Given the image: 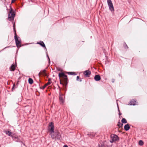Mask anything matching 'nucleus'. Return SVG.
I'll return each mask as SVG.
<instances>
[{
    "label": "nucleus",
    "mask_w": 147,
    "mask_h": 147,
    "mask_svg": "<svg viewBox=\"0 0 147 147\" xmlns=\"http://www.w3.org/2000/svg\"><path fill=\"white\" fill-rule=\"evenodd\" d=\"M54 125L53 122L49 123L48 126V131L50 132V135L53 139L56 140H60L61 139V136L60 133L57 131H54Z\"/></svg>",
    "instance_id": "obj_1"
},
{
    "label": "nucleus",
    "mask_w": 147,
    "mask_h": 147,
    "mask_svg": "<svg viewBox=\"0 0 147 147\" xmlns=\"http://www.w3.org/2000/svg\"><path fill=\"white\" fill-rule=\"evenodd\" d=\"M59 79L60 81V83L61 84L62 83L61 82V78L63 82L64 83L66 84L67 85L68 82V80L67 77V76L65 75L63 72H60L59 74Z\"/></svg>",
    "instance_id": "obj_2"
},
{
    "label": "nucleus",
    "mask_w": 147,
    "mask_h": 147,
    "mask_svg": "<svg viewBox=\"0 0 147 147\" xmlns=\"http://www.w3.org/2000/svg\"><path fill=\"white\" fill-rule=\"evenodd\" d=\"M13 27L15 35L14 39L15 40L16 45L17 47L18 48H19L21 47V40L19 37L17 36L16 34V30H15V28L14 27V25L13 26Z\"/></svg>",
    "instance_id": "obj_3"
},
{
    "label": "nucleus",
    "mask_w": 147,
    "mask_h": 147,
    "mask_svg": "<svg viewBox=\"0 0 147 147\" xmlns=\"http://www.w3.org/2000/svg\"><path fill=\"white\" fill-rule=\"evenodd\" d=\"M15 15V14L14 10L12 8H11L9 13L8 14V18L9 20L10 21L13 20Z\"/></svg>",
    "instance_id": "obj_4"
},
{
    "label": "nucleus",
    "mask_w": 147,
    "mask_h": 147,
    "mask_svg": "<svg viewBox=\"0 0 147 147\" xmlns=\"http://www.w3.org/2000/svg\"><path fill=\"white\" fill-rule=\"evenodd\" d=\"M119 139V138L117 135L112 134L111 135V139L110 140V142L111 143H113L118 141Z\"/></svg>",
    "instance_id": "obj_5"
},
{
    "label": "nucleus",
    "mask_w": 147,
    "mask_h": 147,
    "mask_svg": "<svg viewBox=\"0 0 147 147\" xmlns=\"http://www.w3.org/2000/svg\"><path fill=\"white\" fill-rule=\"evenodd\" d=\"M107 2L109 10L111 12L114 11V8L111 0H107Z\"/></svg>",
    "instance_id": "obj_6"
},
{
    "label": "nucleus",
    "mask_w": 147,
    "mask_h": 147,
    "mask_svg": "<svg viewBox=\"0 0 147 147\" xmlns=\"http://www.w3.org/2000/svg\"><path fill=\"white\" fill-rule=\"evenodd\" d=\"M65 97L63 94L59 93V99L61 103L62 104L64 102Z\"/></svg>",
    "instance_id": "obj_7"
},
{
    "label": "nucleus",
    "mask_w": 147,
    "mask_h": 147,
    "mask_svg": "<svg viewBox=\"0 0 147 147\" xmlns=\"http://www.w3.org/2000/svg\"><path fill=\"white\" fill-rule=\"evenodd\" d=\"M12 138L13 140L16 142H20V139L18 136H13Z\"/></svg>",
    "instance_id": "obj_8"
},
{
    "label": "nucleus",
    "mask_w": 147,
    "mask_h": 147,
    "mask_svg": "<svg viewBox=\"0 0 147 147\" xmlns=\"http://www.w3.org/2000/svg\"><path fill=\"white\" fill-rule=\"evenodd\" d=\"M37 43L40 45L42 47H45V49L46 50V51H47L46 48L45 47V45L43 41H40L39 42H38Z\"/></svg>",
    "instance_id": "obj_9"
},
{
    "label": "nucleus",
    "mask_w": 147,
    "mask_h": 147,
    "mask_svg": "<svg viewBox=\"0 0 147 147\" xmlns=\"http://www.w3.org/2000/svg\"><path fill=\"white\" fill-rule=\"evenodd\" d=\"M91 73V72L90 71L88 70L85 71L84 73V74L85 76L87 77H89Z\"/></svg>",
    "instance_id": "obj_10"
},
{
    "label": "nucleus",
    "mask_w": 147,
    "mask_h": 147,
    "mask_svg": "<svg viewBox=\"0 0 147 147\" xmlns=\"http://www.w3.org/2000/svg\"><path fill=\"white\" fill-rule=\"evenodd\" d=\"M137 102H136V101L134 99H132L130 101L129 103L130 105H137Z\"/></svg>",
    "instance_id": "obj_11"
},
{
    "label": "nucleus",
    "mask_w": 147,
    "mask_h": 147,
    "mask_svg": "<svg viewBox=\"0 0 147 147\" xmlns=\"http://www.w3.org/2000/svg\"><path fill=\"white\" fill-rule=\"evenodd\" d=\"M94 79L96 81H99L101 79V77L99 75H95L94 77Z\"/></svg>",
    "instance_id": "obj_12"
},
{
    "label": "nucleus",
    "mask_w": 147,
    "mask_h": 147,
    "mask_svg": "<svg viewBox=\"0 0 147 147\" xmlns=\"http://www.w3.org/2000/svg\"><path fill=\"white\" fill-rule=\"evenodd\" d=\"M130 128V127L129 126V125L128 124H127L125 125L124 127V129L126 131H128Z\"/></svg>",
    "instance_id": "obj_13"
},
{
    "label": "nucleus",
    "mask_w": 147,
    "mask_h": 147,
    "mask_svg": "<svg viewBox=\"0 0 147 147\" xmlns=\"http://www.w3.org/2000/svg\"><path fill=\"white\" fill-rule=\"evenodd\" d=\"M5 132L7 135L11 137L13 136V135H12V132L9 131H5Z\"/></svg>",
    "instance_id": "obj_14"
},
{
    "label": "nucleus",
    "mask_w": 147,
    "mask_h": 147,
    "mask_svg": "<svg viewBox=\"0 0 147 147\" xmlns=\"http://www.w3.org/2000/svg\"><path fill=\"white\" fill-rule=\"evenodd\" d=\"M15 66L13 65V64H12L10 67V69L11 71H14L15 70Z\"/></svg>",
    "instance_id": "obj_15"
},
{
    "label": "nucleus",
    "mask_w": 147,
    "mask_h": 147,
    "mask_svg": "<svg viewBox=\"0 0 147 147\" xmlns=\"http://www.w3.org/2000/svg\"><path fill=\"white\" fill-rule=\"evenodd\" d=\"M33 82V81L31 78H29L28 79V83L30 84H32Z\"/></svg>",
    "instance_id": "obj_16"
},
{
    "label": "nucleus",
    "mask_w": 147,
    "mask_h": 147,
    "mask_svg": "<svg viewBox=\"0 0 147 147\" xmlns=\"http://www.w3.org/2000/svg\"><path fill=\"white\" fill-rule=\"evenodd\" d=\"M67 74L69 75H76L77 74L74 72H67Z\"/></svg>",
    "instance_id": "obj_17"
},
{
    "label": "nucleus",
    "mask_w": 147,
    "mask_h": 147,
    "mask_svg": "<svg viewBox=\"0 0 147 147\" xmlns=\"http://www.w3.org/2000/svg\"><path fill=\"white\" fill-rule=\"evenodd\" d=\"M121 122L123 123H127V121L125 119L123 118L121 120Z\"/></svg>",
    "instance_id": "obj_18"
},
{
    "label": "nucleus",
    "mask_w": 147,
    "mask_h": 147,
    "mask_svg": "<svg viewBox=\"0 0 147 147\" xmlns=\"http://www.w3.org/2000/svg\"><path fill=\"white\" fill-rule=\"evenodd\" d=\"M123 125V124L122 123H121L119 122H118V124L117 125L119 127H122Z\"/></svg>",
    "instance_id": "obj_19"
},
{
    "label": "nucleus",
    "mask_w": 147,
    "mask_h": 147,
    "mask_svg": "<svg viewBox=\"0 0 147 147\" xmlns=\"http://www.w3.org/2000/svg\"><path fill=\"white\" fill-rule=\"evenodd\" d=\"M139 144L140 146H142L144 144V142L142 140H140L139 142Z\"/></svg>",
    "instance_id": "obj_20"
},
{
    "label": "nucleus",
    "mask_w": 147,
    "mask_h": 147,
    "mask_svg": "<svg viewBox=\"0 0 147 147\" xmlns=\"http://www.w3.org/2000/svg\"><path fill=\"white\" fill-rule=\"evenodd\" d=\"M79 76H78L76 78V80L78 81H79L81 82L82 81V79L81 78H80Z\"/></svg>",
    "instance_id": "obj_21"
},
{
    "label": "nucleus",
    "mask_w": 147,
    "mask_h": 147,
    "mask_svg": "<svg viewBox=\"0 0 147 147\" xmlns=\"http://www.w3.org/2000/svg\"><path fill=\"white\" fill-rule=\"evenodd\" d=\"M47 86H48V84L46 83L45 85L43 86L42 87H40L41 89H45Z\"/></svg>",
    "instance_id": "obj_22"
},
{
    "label": "nucleus",
    "mask_w": 147,
    "mask_h": 147,
    "mask_svg": "<svg viewBox=\"0 0 147 147\" xmlns=\"http://www.w3.org/2000/svg\"><path fill=\"white\" fill-rule=\"evenodd\" d=\"M46 55H47V58L48 60L49 63H50V60L49 57L47 52L46 53Z\"/></svg>",
    "instance_id": "obj_23"
},
{
    "label": "nucleus",
    "mask_w": 147,
    "mask_h": 147,
    "mask_svg": "<svg viewBox=\"0 0 147 147\" xmlns=\"http://www.w3.org/2000/svg\"><path fill=\"white\" fill-rule=\"evenodd\" d=\"M124 47V48L125 49H127L128 48V47L127 45L126 44V43L125 42H124V44L123 45Z\"/></svg>",
    "instance_id": "obj_24"
},
{
    "label": "nucleus",
    "mask_w": 147,
    "mask_h": 147,
    "mask_svg": "<svg viewBox=\"0 0 147 147\" xmlns=\"http://www.w3.org/2000/svg\"><path fill=\"white\" fill-rule=\"evenodd\" d=\"M98 147H104L105 146L102 143H100L98 144Z\"/></svg>",
    "instance_id": "obj_25"
},
{
    "label": "nucleus",
    "mask_w": 147,
    "mask_h": 147,
    "mask_svg": "<svg viewBox=\"0 0 147 147\" xmlns=\"http://www.w3.org/2000/svg\"><path fill=\"white\" fill-rule=\"evenodd\" d=\"M51 81L50 79H49L48 80V82L47 83L48 85L50 84L51 83Z\"/></svg>",
    "instance_id": "obj_26"
},
{
    "label": "nucleus",
    "mask_w": 147,
    "mask_h": 147,
    "mask_svg": "<svg viewBox=\"0 0 147 147\" xmlns=\"http://www.w3.org/2000/svg\"><path fill=\"white\" fill-rule=\"evenodd\" d=\"M15 84H13V86L12 88V91H13V90H14V87H15Z\"/></svg>",
    "instance_id": "obj_27"
},
{
    "label": "nucleus",
    "mask_w": 147,
    "mask_h": 147,
    "mask_svg": "<svg viewBox=\"0 0 147 147\" xmlns=\"http://www.w3.org/2000/svg\"><path fill=\"white\" fill-rule=\"evenodd\" d=\"M16 0H12L11 1V3H14Z\"/></svg>",
    "instance_id": "obj_28"
},
{
    "label": "nucleus",
    "mask_w": 147,
    "mask_h": 147,
    "mask_svg": "<svg viewBox=\"0 0 147 147\" xmlns=\"http://www.w3.org/2000/svg\"><path fill=\"white\" fill-rule=\"evenodd\" d=\"M117 107H118V111L119 112H120V111H119V107H118V104L117 103Z\"/></svg>",
    "instance_id": "obj_29"
},
{
    "label": "nucleus",
    "mask_w": 147,
    "mask_h": 147,
    "mask_svg": "<svg viewBox=\"0 0 147 147\" xmlns=\"http://www.w3.org/2000/svg\"><path fill=\"white\" fill-rule=\"evenodd\" d=\"M114 81H115V79H112V82L113 83H114Z\"/></svg>",
    "instance_id": "obj_30"
},
{
    "label": "nucleus",
    "mask_w": 147,
    "mask_h": 147,
    "mask_svg": "<svg viewBox=\"0 0 147 147\" xmlns=\"http://www.w3.org/2000/svg\"><path fill=\"white\" fill-rule=\"evenodd\" d=\"M63 147H68L67 146V145H65L63 146Z\"/></svg>",
    "instance_id": "obj_31"
},
{
    "label": "nucleus",
    "mask_w": 147,
    "mask_h": 147,
    "mask_svg": "<svg viewBox=\"0 0 147 147\" xmlns=\"http://www.w3.org/2000/svg\"><path fill=\"white\" fill-rule=\"evenodd\" d=\"M121 114H122L121 113H120V112H119V115H120Z\"/></svg>",
    "instance_id": "obj_32"
},
{
    "label": "nucleus",
    "mask_w": 147,
    "mask_h": 147,
    "mask_svg": "<svg viewBox=\"0 0 147 147\" xmlns=\"http://www.w3.org/2000/svg\"><path fill=\"white\" fill-rule=\"evenodd\" d=\"M57 70L58 71H60V69H57Z\"/></svg>",
    "instance_id": "obj_33"
}]
</instances>
